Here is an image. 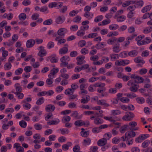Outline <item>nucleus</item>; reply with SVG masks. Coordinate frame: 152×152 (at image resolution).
<instances>
[{"mask_svg": "<svg viewBox=\"0 0 152 152\" xmlns=\"http://www.w3.org/2000/svg\"><path fill=\"white\" fill-rule=\"evenodd\" d=\"M134 80H131L127 83V85L131 86L129 90L132 92H135L138 91V89L140 87L137 84H140L143 82L144 79L142 77L139 76L135 74H133L130 77Z\"/></svg>", "mask_w": 152, "mask_h": 152, "instance_id": "obj_1", "label": "nucleus"}, {"mask_svg": "<svg viewBox=\"0 0 152 152\" xmlns=\"http://www.w3.org/2000/svg\"><path fill=\"white\" fill-rule=\"evenodd\" d=\"M69 61L70 58L69 56H65L62 57L60 59L61 61L60 66L61 67H66L68 64L67 61Z\"/></svg>", "mask_w": 152, "mask_h": 152, "instance_id": "obj_2", "label": "nucleus"}, {"mask_svg": "<svg viewBox=\"0 0 152 152\" xmlns=\"http://www.w3.org/2000/svg\"><path fill=\"white\" fill-rule=\"evenodd\" d=\"M126 115L122 118V119L124 121H130L132 120L134 117V113L130 112H127L126 113Z\"/></svg>", "mask_w": 152, "mask_h": 152, "instance_id": "obj_3", "label": "nucleus"}, {"mask_svg": "<svg viewBox=\"0 0 152 152\" xmlns=\"http://www.w3.org/2000/svg\"><path fill=\"white\" fill-rule=\"evenodd\" d=\"M129 61L128 60H119L115 62V65L117 66H125L129 64Z\"/></svg>", "mask_w": 152, "mask_h": 152, "instance_id": "obj_4", "label": "nucleus"}, {"mask_svg": "<svg viewBox=\"0 0 152 152\" xmlns=\"http://www.w3.org/2000/svg\"><path fill=\"white\" fill-rule=\"evenodd\" d=\"M68 45L67 44H65L64 46L60 48L59 50V54L61 55H63L66 54L68 51Z\"/></svg>", "mask_w": 152, "mask_h": 152, "instance_id": "obj_5", "label": "nucleus"}, {"mask_svg": "<svg viewBox=\"0 0 152 152\" xmlns=\"http://www.w3.org/2000/svg\"><path fill=\"white\" fill-rule=\"evenodd\" d=\"M39 48L40 50L38 53V56L41 57L46 56L47 54V52L46 50L44 49V47L41 46L39 47Z\"/></svg>", "mask_w": 152, "mask_h": 152, "instance_id": "obj_6", "label": "nucleus"}, {"mask_svg": "<svg viewBox=\"0 0 152 152\" xmlns=\"http://www.w3.org/2000/svg\"><path fill=\"white\" fill-rule=\"evenodd\" d=\"M107 43L109 45H115L117 44H119L118 42L117 38L116 37H111L108 39L107 41Z\"/></svg>", "mask_w": 152, "mask_h": 152, "instance_id": "obj_7", "label": "nucleus"}, {"mask_svg": "<svg viewBox=\"0 0 152 152\" xmlns=\"http://www.w3.org/2000/svg\"><path fill=\"white\" fill-rule=\"evenodd\" d=\"M136 34H133L131 36H129L127 38L126 42H124L125 43L124 46L125 47H127L130 43L129 40H132L134 38L137 36Z\"/></svg>", "mask_w": 152, "mask_h": 152, "instance_id": "obj_8", "label": "nucleus"}, {"mask_svg": "<svg viewBox=\"0 0 152 152\" xmlns=\"http://www.w3.org/2000/svg\"><path fill=\"white\" fill-rule=\"evenodd\" d=\"M14 148H16V151L17 152H23L24 148L20 146V144L18 143H15L14 145Z\"/></svg>", "mask_w": 152, "mask_h": 152, "instance_id": "obj_9", "label": "nucleus"}, {"mask_svg": "<svg viewBox=\"0 0 152 152\" xmlns=\"http://www.w3.org/2000/svg\"><path fill=\"white\" fill-rule=\"evenodd\" d=\"M35 43V40L33 39H30L27 41L26 42V46L28 48L33 47Z\"/></svg>", "mask_w": 152, "mask_h": 152, "instance_id": "obj_10", "label": "nucleus"}, {"mask_svg": "<svg viewBox=\"0 0 152 152\" xmlns=\"http://www.w3.org/2000/svg\"><path fill=\"white\" fill-rule=\"evenodd\" d=\"M65 18L64 16H59L56 19V22L58 24H61L65 20Z\"/></svg>", "mask_w": 152, "mask_h": 152, "instance_id": "obj_11", "label": "nucleus"}, {"mask_svg": "<svg viewBox=\"0 0 152 152\" xmlns=\"http://www.w3.org/2000/svg\"><path fill=\"white\" fill-rule=\"evenodd\" d=\"M67 32V30L66 28H61L58 30L57 34L59 36H64L65 34Z\"/></svg>", "mask_w": 152, "mask_h": 152, "instance_id": "obj_12", "label": "nucleus"}, {"mask_svg": "<svg viewBox=\"0 0 152 152\" xmlns=\"http://www.w3.org/2000/svg\"><path fill=\"white\" fill-rule=\"evenodd\" d=\"M107 142V139L106 138H103L99 140L97 142V145L100 146H104Z\"/></svg>", "mask_w": 152, "mask_h": 152, "instance_id": "obj_13", "label": "nucleus"}, {"mask_svg": "<svg viewBox=\"0 0 152 152\" xmlns=\"http://www.w3.org/2000/svg\"><path fill=\"white\" fill-rule=\"evenodd\" d=\"M134 61L136 63H141V64H137L138 66H140L141 67H142V65L145 63V61L142 60L140 57H138L135 58Z\"/></svg>", "mask_w": 152, "mask_h": 152, "instance_id": "obj_14", "label": "nucleus"}, {"mask_svg": "<svg viewBox=\"0 0 152 152\" xmlns=\"http://www.w3.org/2000/svg\"><path fill=\"white\" fill-rule=\"evenodd\" d=\"M55 109V106L52 104L47 105L45 107V110L47 112H53Z\"/></svg>", "mask_w": 152, "mask_h": 152, "instance_id": "obj_15", "label": "nucleus"}, {"mask_svg": "<svg viewBox=\"0 0 152 152\" xmlns=\"http://www.w3.org/2000/svg\"><path fill=\"white\" fill-rule=\"evenodd\" d=\"M120 44H117L114 45L113 46V51L115 53H118L121 50V49L120 48Z\"/></svg>", "mask_w": 152, "mask_h": 152, "instance_id": "obj_16", "label": "nucleus"}, {"mask_svg": "<svg viewBox=\"0 0 152 152\" xmlns=\"http://www.w3.org/2000/svg\"><path fill=\"white\" fill-rule=\"evenodd\" d=\"M83 16L86 18H88L89 20L91 19L93 17L94 14L91 13L89 12H85Z\"/></svg>", "mask_w": 152, "mask_h": 152, "instance_id": "obj_17", "label": "nucleus"}, {"mask_svg": "<svg viewBox=\"0 0 152 152\" xmlns=\"http://www.w3.org/2000/svg\"><path fill=\"white\" fill-rule=\"evenodd\" d=\"M51 58L50 62L52 63H54L58 62V58L56 57V55L55 54H52L51 55Z\"/></svg>", "mask_w": 152, "mask_h": 152, "instance_id": "obj_18", "label": "nucleus"}, {"mask_svg": "<svg viewBox=\"0 0 152 152\" xmlns=\"http://www.w3.org/2000/svg\"><path fill=\"white\" fill-rule=\"evenodd\" d=\"M110 56L111 61H115L119 58V55L117 54H111L110 55Z\"/></svg>", "mask_w": 152, "mask_h": 152, "instance_id": "obj_19", "label": "nucleus"}, {"mask_svg": "<svg viewBox=\"0 0 152 152\" xmlns=\"http://www.w3.org/2000/svg\"><path fill=\"white\" fill-rule=\"evenodd\" d=\"M91 143V140L89 138H87L84 139L83 142L82 143L83 145L86 146L89 145Z\"/></svg>", "mask_w": 152, "mask_h": 152, "instance_id": "obj_20", "label": "nucleus"}, {"mask_svg": "<svg viewBox=\"0 0 152 152\" xmlns=\"http://www.w3.org/2000/svg\"><path fill=\"white\" fill-rule=\"evenodd\" d=\"M15 87L16 91V92H21L22 91V88L21 87L20 83H16L15 84Z\"/></svg>", "mask_w": 152, "mask_h": 152, "instance_id": "obj_21", "label": "nucleus"}, {"mask_svg": "<svg viewBox=\"0 0 152 152\" xmlns=\"http://www.w3.org/2000/svg\"><path fill=\"white\" fill-rule=\"evenodd\" d=\"M125 135H127L128 136L132 138L136 136V133L133 131H128L125 133Z\"/></svg>", "mask_w": 152, "mask_h": 152, "instance_id": "obj_22", "label": "nucleus"}, {"mask_svg": "<svg viewBox=\"0 0 152 152\" xmlns=\"http://www.w3.org/2000/svg\"><path fill=\"white\" fill-rule=\"evenodd\" d=\"M74 91L72 88H68L66 89L64 93L67 95H72L74 93Z\"/></svg>", "mask_w": 152, "mask_h": 152, "instance_id": "obj_23", "label": "nucleus"}, {"mask_svg": "<svg viewBox=\"0 0 152 152\" xmlns=\"http://www.w3.org/2000/svg\"><path fill=\"white\" fill-rule=\"evenodd\" d=\"M75 125L77 126H80L84 125L85 124V122L82 121V120H79L76 121L75 123Z\"/></svg>", "mask_w": 152, "mask_h": 152, "instance_id": "obj_24", "label": "nucleus"}, {"mask_svg": "<svg viewBox=\"0 0 152 152\" xmlns=\"http://www.w3.org/2000/svg\"><path fill=\"white\" fill-rule=\"evenodd\" d=\"M138 54L137 51L135 50H132L128 53V55L131 57H135L137 56Z\"/></svg>", "mask_w": 152, "mask_h": 152, "instance_id": "obj_25", "label": "nucleus"}, {"mask_svg": "<svg viewBox=\"0 0 152 152\" xmlns=\"http://www.w3.org/2000/svg\"><path fill=\"white\" fill-rule=\"evenodd\" d=\"M60 121V120L58 119H56V120H53L48 122L47 123V124L49 125H56L58 124Z\"/></svg>", "mask_w": 152, "mask_h": 152, "instance_id": "obj_26", "label": "nucleus"}, {"mask_svg": "<svg viewBox=\"0 0 152 152\" xmlns=\"http://www.w3.org/2000/svg\"><path fill=\"white\" fill-rule=\"evenodd\" d=\"M151 7L152 6L151 5L146 6L143 8L142 9L141 12L142 13L146 12L148 11H149L151 9Z\"/></svg>", "mask_w": 152, "mask_h": 152, "instance_id": "obj_27", "label": "nucleus"}, {"mask_svg": "<svg viewBox=\"0 0 152 152\" xmlns=\"http://www.w3.org/2000/svg\"><path fill=\"white\" fill-rule=\"evenodd\" d=\"M12 92L17 96V97L19 99H21L23 98L24 94L21 92H13L12 91Z\"/></svg>", "mask_w": 152, "mask_h": 152, "instance_id": "obj_28", "label": "nucleus"}, {"mask_svg": "<svg viewBox=\"0 0 152 152\" xmlns=\"http://www.w3.org/2000/svg\"><path fill=\"white\" fill-rule=\"evenodd\" d=\"M12 65L9 62L6 63L4 66V68L5 70H9L11 68Z\"/></svg>", "mask_w": 152, "mask_h": 152, "instance_id": "obj_29", "label": "nucleus"}, {"mask_svg": "<svg viewBox=\"0 0 152 152\" xmlns=\"http://www.w3.org/2000/svg\"><path fill=\"white\" fill-rule=\"evenodd\" d=\"M136 101L138 103L142 104L144 103L145 100L143 97H138L136 99Z\"/></svg>", "mask_w": 152, "mask_h": 152, "instance_id": "obj_30", "label": "nucleus"}, {"mask_svg": "<svg viewBox=\"0 0 152 152\" xmlns=\"http://www.w3.org/2000/svg\"><path fill=\"white\" fill-rule=\"evenodd\" d=\"M103 16L102 15H98L95 18L94 20V22L98 23L101 21L103 19Z\"/></svg>", "mask_w": 152, "mask_h": 152, "instance_id": "obj_31", "label": "nucleus"}, {"mask_svg": "<svg viewBox=\"0 0 152 152\" xmlns=\"http://www.w3.org/2000/svg\"><path fill=\"white\" fill-rule=\"evenodd\" d=\"M103 121L102 119L96 118L94 119V123L96 124H100L103 123Z\"/></svg>", "mask_w": 152, "mask_h": 152, "instance_id": "obj_32", "label": "nucleus"}, {"mask_svg": "<svg viewBox=\"0 0 152 152\" xmlns=\"http://www.w3.org/2000/svg\"><path fill=\"white\" fill-rule=\"evenodd\" d=\"M120 120V119L117 117H113L111 116L110 117V119L109 121L111 122H116V121H119Z\"/></svg>", "mask_w": 152, "mask_h": 152, "instance_id": "obj_33", "label": "nucleus"}, {"mask_svg": "<svg viewBox=\"0 0 152 152\" xmlns=\"http://www.w3.org/2000/svg\"><path fill=\"white\" fill-rule=\"evenodd\" d=\"M111 115L115 116L118 115L121 113V111L118 110H113L111 112Z\"/></svg>", "mask_w": 152, "mask_h": 152, "instance_id": "obj_34", "label": "nucleus"}, {"mask_svg": "<svg viewBox=\"0 0 152 152\" xmlns=\"http://www.w3.org/2000/svg\"><path fill=\"white\" fill-rule=\"evenodd\" d=\"M53 23V20L51 19H50L45 20L43 22V24L44 25H50L52 24Z\"/></svg>", "mask_w": 152, "mask_h": 152, "instance_id": "obj_35", "label": "nucleus"}, {"mask_svg": "<svg viewBox=\"0 0 152 152\" xmlns=\"http://www.w3.org/2000/svg\"><path fill=\"white\" fill-rule=\"evenodd\" d=\"M19 19L20 20H24L26 18V15L24 13H21L18 16Z\"/></svg>", "mask_w": 152, "mask_h": 152, "instance_id": "obj_36", "label": "nucleus"}, {"mask_svg": "<svg viewBox=\"0 0 152 152\" xmlns=\"http://www.w3.org/2000/svg\"><path fill=\"white\" fill-rule=\"evenodd\" d=\"M124 95L125 96H126L127 97H129L131 99H133L137 97V95L133 93L125 94Z\"/></svg>", "mask_w": 152, "mask_h": 152, "instance_id": "obj_37", "label": "nucleus"}, {"mask_svg": "<svg viewBox=\"0 0 152 152\" xmlns=\"http://www.w3.org/2000/svg\"><path fill=\"white\" fill-rule=\"evenodd\" d=\"M126 19V17L124 15H122L118 17L117 18V21L118 22H122L124 21Z\"/></svg>", "mask_w": 152, "mask_h": 152, "instance_id": "obj_38", "label": "nucleus"}, {"mask_svg": "<svg viewBox=\"0 0 152 152\" xmlns=\"http://www.w3.org/2000/svg\"><path fill=\"white\" fill-rule=\"evenodd\" d=\"M119 26L117 24H113L110 25L109 26V28L111 30H115L118 29Z\"/></svg>", "mask_w": 152, "mask_h": 152, "instance_id": "obj_39", "label": "nucleus"}, {"mask_svg": "<svg viewBox=\"0 0 152 152\" xmlns=\"http://www.w3.org/2000/svg\"><path fill=\"white\" fill-rule=\"evenodd\" d=\"M133 140L132 138L128 136L126 139L127 144L128 145H132L133 142Z\"/></svg>", "mask_w": 152, "mask_h": 152, "instance_id": "obj_40", "label": "nucleus"}, {"mask_svg": "<svg viewBox=\"0 0 152 152\" xmlns=\"http://www.w3.org/2000/svg\"><path fill=\"white\" fill-rule=\"evenodd\" d=\"M19 124L20 126L23 128H25L26 127V122L23 120L20 121L19 123Z\"/></svg>", "mask_w": 152, "mask_h": 152, "instance_id": "obj_41", "label": "nucleus"}, {"mask_svg": "<svg viewBox=\"0 0 152 152\" xmlns=\"http://www.w3.org/2000/svg\"><path fill=\"white\" fill-rule=\"evenodd\" d=\"M120 101L123 103H127L129 102L130 99L127 97H123L120 99Z\"/></svg>", "mask_w": 152, "mask_h": 152, "instance_id": "obj_42", "label": "nucleus"}, {"mask_svg": "<svg viewBox=\"0 0 152 152\" xmlns=\"http://www.w3.org/2000/svg\"><path fill=\"white\" fill-rule=\"evenodd\" d=\"M44 100L43 97H41L36 102V104L38 105H40L44 102Z\"/></svg>", "mask_w": 152, "mask_h": 152, "instance_id": "obj_43", "label": "nucleus"}, {"mask_svg": "<svg viewBox=\"0 0 152 152\" xmlns=\"http://www.w3.org/2000/svg\"><path fill=\"white\" fill-rule=\"evenodd\" d=\"M119 55V57L120 56L122 58H125L128 55H127V52L126 51H124L121 52Z\"/></svg>", "mask_w": 152, "mask_h": 152, "instance_id": "obj_44", "label": "nucleus"}, {"mask_svg": "<svg viewBox=\"0 0 152 152\" xmlns=\"http://www.w3.org/2000/svg\"><path fill=\"white\" fill-rule=\"evenodd\" d=\"M150 143V141L149 140H146L142 143V146L143 148H146L148 146Z\"/></svg>", "mask_w": 152, "mask_h": 152, "instance_id": "obj_45", "label": "nucleus"}, {"mask_svg": "<svg viewBox=\"0 0 152 152\" xmlns=\"http://www.w3.org/2000/svg\"><path fill=\"white\" fill-rule=\"evenodd\" d=\"M78 26L77 25H75L71 26L70 29L71 31H75L77 30Z\"/></svg>", "mask_w": 152, "mask_h": 152, "instance_id": "obj_46", "label": "nucleus"}, {"mask_svg": "<svg viewBox=\"0 0 152 152\" xmlns=\"http://www.w3.org/2000/svg\"><path fill=\"white\" fill-rule=\"evenodd\" d=\"M23 106L26 110L29 109L31 107V105L30 104L28 103H23Z\"/></svg>", "mask_w": 152, "mask_h": 152, "instance_id": "obj_47", "label": "nucleus"}, {"mask_svg": "<svg viewBox=\"0 0 152 152\" xmlns=\"http://www.w3.org/2000/svg\"><path fill=\"white\" fill-rule=\"evenodd\" d=\"M141 140H144L149 137V135L147 134H142L139 135Z\"/></svg>", "mask_w": 152, "mask_h": 152, "instance_id": "obj_48", "label": "nucleus"}, {"mask_svg": "<svg viewBox=\"0 0 152 152\" xmlns=\"http://www.w3.org/2000/svg\"><path fill=\"white\" fill-rule=\"evenodd\" d=\"M71 116L72 117H74L76 119H79L80 118L78 116V113L77 111H74L73 113H72Z\"/></svg>", "mask_w": 152, "mask_h": 152, "instance_id": "obj_49", "label": "nucleus"}, {"mask_svg": "<svg viewBox=\"0 0 152 152\" xmlns=\"http://www.w3.org/2000/svg\"><path fill=\"white\" fill-rule=\"evenodd\" d=\"M85 34V32L83 30H81V29L78 30L77 32V35L79 37H83Z\"/></svg>", "mask_w": 152, "mask_h": 152, "instance_id": "obj_50", "label": "nucleus"}, {"mask_svg": "<svg viewBox=\"0 0 152 152\" xmlns=\"http://www.w3.org/2000/svg\"><path fill=\"white\" fill-rule=\"evenodd\" d=\"M81 135L84 137H87L89 134V132L88 131L85 132L81 131L80 132Z\"/></svg>", "mask_w": 152, "mask_h": 152, "instance_id": "obj_51", "label": "nucleus"}, {"mask_svg": "<svg viewBox=\"0 0 152 152\" xmlns=\"http://www.w3.org/2000/svg\"><path fill=\"white\" fill-rule=\"evenodd\" d=\"M61 133L63 135L68 134L69 131L67 129H60Z\"/></svg>", "mask_w": 152, "mask_h": 152, "instance_id": "obj_52", "label": "nucleus"}, {"mask_svg": "<svg viewBox=\"0 0 152 152\" xmlns=\"http://www.w3.org/2000/svg\"><path fill=\"white\" fill-rule=\"evenodd\" d=\"M118 33L117 31H114L113 32H109L108 34L107 35V36L110 37H112L113 36H115L118 35Z\"/></svg>", "mask_w": 152, "mask_h": 152, "instance_id": "obj_53", "label": "nucleus"}, {"mask_svg": "<svg viewBox=\"0 0 152 152\" xmlns=\"http://www.w3.org/2000/svg\"><path fill=\"white\" fill-rule=\"evenodd\" d=\"M78 12L79 11L78 10H76V11L73 10L70 12L69 13V15L71 17L74 16H75Z\"/></svg>", "mask_w": 152, "mask_h": 152, "instance_id": "obj_54", "label": "nucleus"}, {"mask_svg": "<svg viewBox=\"0 0 152 152\" xmlns=\"http://www.w3.org/2000/svg\"><path fill=\"white\" fill-rule=\"evenodd\" d=\"M127 125H124L122 126H121L120 129V131L121 133H124V132L126 130L127 127H128Z\"/></svg>", "mask_w": 152, "mask_h": 152, "instance_id": "obj_55", "label": "nucleus"}, {"mask_svg": "<svg viewBox=\"0 0 152 152\" xmlns=\"http://www.w3.org/2000/svg\"><path fill=\"white\" fill-rule=\"evenodd\" d=\"M105 86V84L104 83H96L94 85V86L95 87H104Z\"/></svg>", "mask_w": 152, "mask_h": 152, "instance_id": "obj_56", "label": "nucleus"}, {"mask_svg": "<svg viewBox=\"0 0 152 152\" xmlns=\"http://www.w3.org/2000/svg\"><path fill=\"white\" fill-rule=\"evenodd\" d=\"M80 150V148L79 145H75L73 148V151L74 152H78Z\"/></svg>", "mask_w": 152, "mask_h": 152, "instance_id": "obj_57", "label": "nucleus"}, {"mask_svg": "<svg viewBox=\"0 0 152 152\" xmlns=\"http://www.w3.org/2000/svg\"><path fill=\"white\" fill-rule=\"evenodd\" d=\"M23 69L21 68H19L18 69H16L15 72V75H19L21 74L23 71Z\"/></svg>", "mask_w": 152, "mask_h": 152, "instance_id": "obj_58", "label": "nucleus"}, {"mask_svg": "<svg viewBox=\"0 0 152 152\" xmlns=\"http://www.w3.org/2000/svg\"><path fill=\"white\" fill-rule=\"evenodd\" d=\"M39 15V14L35 13L33 14L31 16V19L33 20H35L38 19Z\"/></svg>", "mask_w": 152, "mask_h": 152, "instance_id": "obj_59", "label": "nucleus"}, {"mask_svg": "<svg viewBox=\"0 0 152 152\" xmlns=\"http://www.w3.org/2000/svg\"><path fill=\"white\" fill-rule=\"evenodd\" d=\"M70 120L71 118L69 116L66 115L63 117L62 119V121H63V120H64V123L65 122H69L70 121Z\"/></svg>", "mask_w": 152, "mask_h": 152, "instance_id": "obj_60", "label": "nucleus"}, {"mask_svg": "<svg viewBox=\"0 0 152 152\" xmlns=\"http://www.w3.org/2000/svg\"><path fill=\"white\" fill-rule=\"evenodd\" d=\"M34 128L37 130H40L42 128V126L39 124H36L34 125Z\"/></svg>", "mask_w": 152, "mask_h": 152, "instance_id": "obj_61", "label": "nucleus"}, {"mask_svg": "<svg viewBox=\"0 0 152 152\" xmlns=\"http://www.w3.org/2000/svg\"><path fill=\"white\" fill-rule=\"evenodd\" d=\"M86 43V42L85 40H81L78 43L79 47H82L84 46Z\"/></svg>", "mask_w": 152, "mask_h": 152, "instance_id": "obj_62", "label": "nucleus"}, {"mask_svg": "<svg viewBox=\"0 0 152 152\" xmlns=\"http://www.w3.org/2000/svg\"><path fill=\"white\" fill-rule=\"evenodd\" d=\"M127 28V26L126 25H123L120 26L118 29V30L119 31H123L126 30Z\"/></svg>", "mask_w": 152, "mask_h": 152, "instance_id": "obj_63", "label": "nucleus"}, {"mask_svg": "<svg viewBox=\"0 0 152 152\" xmlns=\"http://www.w3.org/2000/svg\"><path fill=\"white\" fill-rule=\"evenodd\" d=\"M109 58L107 56H103L101 60L103 63H106L109 61Z\"/></svg>", "mask_w": 152, "mask_h": 152, "instance_id": "obj_64", "label": "nucleus"}]
</instances>
